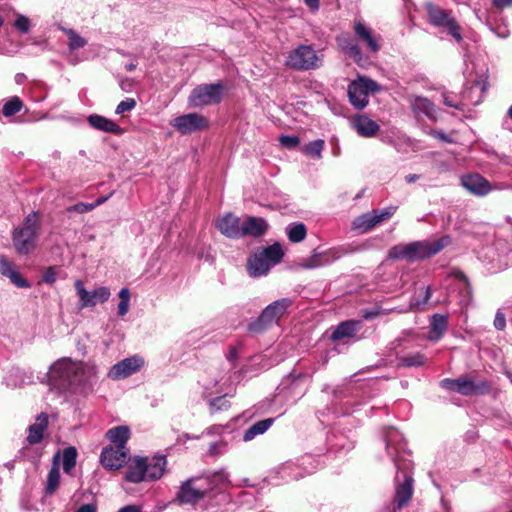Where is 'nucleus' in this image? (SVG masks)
<instances>
[{
	"label": "nucleus",
	"instance_id": "f257e3e1",
	"mask_svg": "<svg viewBox=\"0 0 512 512\" xmlns=\"http://www.w3.org/2000/svg\"><path fill=\"white\" fill-rule=\"evenodd\" d=\"M49 377L63 391L86 395L96 382V369L83 361L63 357L50 366Z\"/></svg>",
	"mask_w": 512,
	"mask_h": 512
},
{
	"label": "nucleus",
	"instance_id": "f03ea898",
	"mask_svg": "<svg viewBox=\"0 0 512 512\" xmlns=\"http://www.w3.org/2000/svg\"><path fill=\"white\" fill-rule=\"evenodd\" d=\"M449 243L450 238L444 236L434 241L423 240L399 244L389 250V258L407 262L420 261L438 254Z\"/></svg>",
	"mask_w": 512,
	"mask_h": 512
},
{
	"label": "nucleus",
	"instance_id": "7ed1b4c3",
	"mask_svg": "<svg viewBox=\"0 0 512 512\" xmlns=\"http://www.w3.org/2000/svg\"><path fill=\"white\" fill-rule=\"evenodd\" d=\"M166 465L165 455H155L153 457L136 456L128 465L125 479L131 483L158 480L163 476Z\"/></svg>",
	"mask_w": 512,
	"mask_h": 512
},
{
	"label": "nucleus",
	"instance_id": "20e7f679",
	"mask_svg": "<svg viewBox=\"0 0 512 512\" xmlns=\"http://www.w3.org/2000/svg\"><path fill=\"white\" fill-rule=\"evenodd\" d=\"M40 223L37 212L29 213L22 225L15 228L12 235L14 247L18 254L26 255L36 246L39 237Z\"/></svg>",
	"mask_w": 512,
	"mask_h": 512
},
{
	"label": "nucleus",
	"instance_id": "39448f33",
	"mask_svg": "<svg viewBox=\"0 0 512 512\" xmlns=\"http://www.w3.org/2000/svg\"><path fill=\"white\" fill-rule=\"evenodd\" d=\"M224 91L222 83L202 84L196 86L188 97V104L198 108L220 103Z\"/></svg>",
	"mask_w": 512,
	"mask_h": 512
},
{
	"label": "nucleus",
	"instance_id": "423d86ee",
	"mask_svg": "<svg viewBox=\"0 0 512 512\" xmlns=\"http://www.w3.org/2000/svg\"><path fill=\"white\" fill-rule=\"evenodd\" d=\"M426 10L432 25L446 30L457 42L462 41L460 26L450 10L443 9L432 3L426 5Z\"/></svg>",
	"mask_w": 512,
	"mask_h": 512
},
{
	"label": "nucleus",
	"instance_id": "0eeeda50",
	"mask_svg": "<svg viewBox=\"0 0 512 512\" xmlns=\"http://www.w3.org/2000/svg\"><path fill=\"white\" fill-rule=\"evenodd\" d=\"M321 64V58L308 45H300L291 51L286 60L288 67L297 70H313L319 68Z\"/></svg>",
	"mask_w": 512,
	"mask_h": 512
},
{
	"label": "nucleus",
	"instance_id": "6e6552de",
	"mask_svg": "<svg viewBox=\"0 0 512 512\" xmlns=\"http://www.w3.org/2000/svg\"><path fill=\"white\" fill-rule=\"evenodd\" d=\"M292 305L289 298H281L269 304L261 313L257 321L249 325V330L259 332L263 327L280 319Z\"/></svg>",
	"mask_w": 512,
	"mask_h": 512
},
{
	"label": "nucleus",
	"instance_id": "1a4fd4ad",
	"mask_svg": "<svg viewBox=\"0 0 512 512\" xmlns=\"http://www.w3.org/2000/svg\"><path fill=\"white\" fill-rule=\"evenodd\" d=\"M375 83L367 78L359 77L348 86V97L351 105L361 110L368 104V96L375 91Z\"/></svg>",
	"mask_w": 512,
	"mask_h": 512
},
{
	"label": "nucleus",
	"instance_id": "9d476101",
	"mask_svg": "<svg viewBox=\"0 0 512 512\" xmlns=\"http://www.w3.org/2000/svg\"><path fill=\"white\" fill-rule=\"evenodd\" d=\"M170 125L180 134L188 135L208 128V120L198 113H188L174 118Z\"/></svg>",
	"mask_w": 512,
	"mask_h": 512
},
{
	"label": "nucleus",
	"instance_id": "9b49d317",
	"mask_svg": "<svg viewBox=\"0 0 512 512\" xmlns=\"http://www.w3.org/2000/svg\"><path fill=\"white\" fill-rule=\"evenodd\" d=\"M397 469L401 470L396 476V481H400V477H403L402 483H398L396 486L394 505L395 509H402L408 504L413 494V478L407 471V466L402 469L399 463H396Z\"/></svg>",
	"mask_w": 512,
	"mask_h": 512
},
{
	"label": "nucleus",
	"instance_id": "f8f14e48",
	"mask_svg": "<svg viewBox=\"0 0 512 512\" xmlns=\"http://www.w3.org/2000/svg\"><path fill=\"white\" fill-rule=\"evenodd\" d=\"M203 482L207 483L208 480L202 478H190L183 482L177 493L178 501L182 504H191L202 499L207 493V488L203 484L197 483Z\"/></svg>",
	"mask_w": 512,
	"mask_h": 512
},
{
	"label": "nucleus",
	"instance_id": "ddd939ff",
	"mask_svg": "<svg viewBox=\"0 0 512 512\" xmlns=\"http://www.w3.org/2000/svg\"><path fill=\"white\" fill-rule=\"evenodd\" d=\"M75 289L82 308L93 307L98 303H104L111 296L110 290L107 287H99L93 291H87L81 280L75 282Z\"/></svg>",
	"mask_w": 512,
	"mask_h": 512
},
{
	"label": "nucleus",
	"instance_id": "4468645a",
	"mask_svg": "<svg viewBox=\"0 0 512 512\" xmlns=\"http://www.w3.org/2000/svg\"><path fill=\"white\" fill-rule=\"evenodd\" d=\"M143 364L144 360L140 356L125 358L111 367L108 376L112 380L125 379L139 371Z\"/></svg>",
	"mask_w": 512,
	"mask_h": 512
},
{
	"label": "nucleus",
	"instance_id": "2eb2a0df",
	"mask_svg": "<svg viewBox=\"0 0 512 512\" xmlns=\"http://www.w3.org/2000/svg\"><path fill=\"white\" fill-rule=\"evenodd\" d=\"M461 185L471 194L479 197L486 196L494 186L479 173H468L460 178Z\"/></svg>",
	"mask_w": 512,
	"mask_h": 512
},
{
	"label": "nucleus",
	"instance_id": "dca6fc26",
	"mask_svg": "<svg viewBox=\"0 0 512 512\" xmlns=\"http://www.w3.org/2000/svg\"><path fill=\"white\" fill-rule=\"evenodd\" d=\"M128 454L126 447L107 446L101 452L100 461L105 468L117 470L126 464Z\"/></svg>",
	"mask_w": 512,
	"mask_h": 512
},
{
	"label": "nucleus",
	"instance_id": "f3484780",
	"mask_svg": "<svg viewBox=\"0 0 512 512\" xmlns=\"http://www.w3.org/2000/svg\"><path fill=\"white\" fill-rule=\"evenodd\" d=\"M341 257L338 249H329L323 252H314L311 256L302 258L299 265L304 269H315L333 263Z\"/></svg>",
	"mask_w": 512,
	"mask_h": 512
},
{
	"label": "nucleus",
	"instance_id": "a211bd4d",
	"mask_svg": "<svg viewBox=\"0 0 512 512\" xmlns=\"http://www.w3.org/2000/svg\"><path fill=\"white\" fill-rule=\"evenodd\" d=\"M490 391V384L487 381H473L468 376L457 378L456 392L465 396L485 394Z\"/></svg>",
	"mask_w": 512,
	"mask_h": 512
},
{
	"label": "nucleus",
	"instance_id": "6ab92c4d",
	"mask_svg": "<svg viewBox=\"0 0 512 512\" xmlns=\"http://www.w3.org/2000/svg\"><path fill=\"white\" fill-rule=\"evenodd\" d=\"M361 328V320H346L334 328L330 338L332 341H347L355 338Z\"/></svg>",
	"mask_w": 512,
	"mask_h": 512
},
{
	"label": "nucleus",
	"instance_id": "aec40b11",
	"mask_svg": "<svg viewBox=\"0 0 512 512\" xmlns=\"http://www.w3.org/2000/svg\"><path fill=\"white\" fill-rule=\"evenodd\" d=\"M486 92V86L483 82L476 81L469 86H466L461 95L460 100L463 103L464 110L468 106H476L483 100Z\"/></svg>",
	"mask_w": 512,
	"mask_h": 512
},
{
	"label": "nucleus",
	"instance_id": "412c9836",
	"mask_svg": "<svg viewBox=\"0 0 512 512\" xmlns=\"http://www.w3.org/2000/svg\"><path fill=\"white\" fill-rule=\"evenodd\" d=\"M242 221L232 213H227L216 222L217 229L226 237L241 238Z\"/></svg>",
	"mask_w": 512,
	"mask_h": 512
},
{
	"label": "nucleus",
	"instance_id": "4be33fe9",
	"mask_svg": "<svg viewBox=\"0 0 512 512\" xmlns=\"http://www.w3.org/2000/svg\"><path fill=\"white\" fill-rule=\"evenodd\" d=\"M384 220V211L383 210H374L372 212H367L362 214L354 219L352 222L353 230L359 233H366L372 228H374L378 223H381Z\"/></svg>",
	"mask_w": 512,
	"mask_h": 512
},
{
	"label": "nucleus",
	"instance_id": "5701e85b",
	"mask_svg": "<svg viewBox=\"0 0 512 512\" xmlns=\"http://www.w3.org/2000/svg\"><path fill=\"white\" fill-rule=\"evenodd\" d=\"M410 107L417 118L425 116L431 120L436 119L435 105L427 98L413 95L409 99Z\"/></svg>",
	"mask_w": 512,
	"mask_h": 512
},
{
	"label": "nucleus",
	"instance_id": "b1692460",
	"mask_svg": "<svg viewBox=\"0 0 512 512\" xmlns=\"http://www.w3.org/2000/svg\"><path fill=\"white\" fill-rule=\"evenodd\" d=\"M0 274L9 278L11 283L18 288H29L31 286L18 272L14 264L2 254H0Z\"/></svg>",
	"mask_w": 512,
	"mask_h": 512
},
{
	"label": "nucleus",
	"instance_id": "393cba45",
	"mask_svg": "<svg viewBox=\"0 0 512 512\" xmlns=\"http://www.w3.org/2000/svg\"><path fill=\"white\" fill-rule=\"evenodd\" d=\"M267 229L268 223L263 218L249 216L242 221L241 237H259L264 235Z\"/></svg>",
	"mask_w": 512,
	"mask_h": 512
},
{
	"label": "nucleus",
	"instance_id": "a878e982",
	"mask_svg": "<svg viewBox=\"0 0 512 512\" xmlns=\"http://www.w3.org/2000/svg\"><path fill=\"white\" fill-rule=\"evenodd\" d=\"M354 33L357 36L358 40L366 47L368 51L374 53L380 49V46L378 45L377 40L373 36L371 29L361 21H355Z\"/></svg>",
	"mask_w": 512,
	"mask_h": 512
},
{
	"label": "nucleus",
	"instance_id": "bb28decb",
	"mask_svg": "<svg viewBox=\"0 0 512 512\" xmlns=\"http://www.w3.org/2000/svg\"><path fill=\"white\" fill-rule=\"evenodd\" d=\"M351 125L362 137H372L380 128L375 121L362 114L353 117Z\"/></svg>",
	"mask_w": 512,
	"mask_h": 512
},
{
	"label": "nucleus",
	"instance_id": "cd10ccee",
	"mask_svg": "<svg viewBox=\"0 0 512 512\" xmlns=\"http://www.w3.org/2000/svg\"><path fill=\"white\" fill-rule=\"evenodd\" d=\"M266 259L257 252L249 257L247 261V271L251 277L257 278L266 275L272 268Z\"/></svg>",
	"mask_w": 512,
	"mask_h": 512
},
{
	"label": "nucleus",
	"instance_id": "c85d7f7f",
	"mask_svg": "<svg viewBox=\"0 0 512 512\" xmlns=\"http://www.w3.org/2000/svg\"><path fill=\"white\" fill-rule=\"evenodd\" d=\"M87 121L91 127L99 131L114 134H120L122 131L121 127L117 123L98 114L90 115L87 118Z\"/></svg>",
	"mask_w": 512,
	"mask_h": 512
},
{
	"label": "nucleus",
	"instance_id": "c756f323",
	"mask_svg": "<svg viewBox=\"0 0 512 512\" xmlns=\"http://www.w3.org/2000/svg\"><path fill=\"white\" fill-rule=\"evenodd\" d=\"M48 426V416L45 413L38 415L36 422L29 426L27 441L30 444H38L42 441L43 433Z\"/></svg>",
	"mask_w": 512,
	"mask_h": 512
},
{
	"label": "nucleus",
	"instance_id": "7c9ffc66",
	"mask_svg": "<svg viewBox=\"0 0 512 512\" xmlns=\"http://www.w3.org/2000/svg\"><path fill=\"white\" fill-rule=\"evenodd\" d=\"M448 328V317L442 314H434L430 321V331L428 338L438 341L442 338Z\"/></svg>",
	"mask_w": 512,
	"mask_h": 512
},
{
	"label": "nucleus",
	"instance_id": "2f4dec72",
	"mask_svg": "<svg viewBox=\"0 0 512 512\" xmlns=\"http://www.w3.org/2000/svg\"><path fill=\"white\" fill-rule=\"evenodd\" d=\"M338 44L341 49L348 55L350 58L354 59L356 62H360L362 59L361 50L356 43V41L349 35L343 34L337 38Z\"/></svg>",
	"mask_w": 512,
	"mask_h": 512
},
{
	"label": "nucleus",
	"instance_id": "473e14b6",
	"mask_svg": "<svg viewBox=\"0 0 512 512\" xmlns=\"http://www.w3.org/2000/svg\"><path fill=\"white\" fill-rule=\"evenodd\" d=\"M106 437L116 447H126L130 437V430L127 426H117L107 431Z\"/></svg>",
	"mask_w": 512,
	"mask_h": 512
},
{
	"label": "nucleus",
	"instance_id": "72a5a7b5",
	"mask_svg": "<svg viewBox=\"0 0 512 512\" xmlns=\"http://www.w3.org/2000/svg\"><path fill=\"white\" fill-rule=\"evenodd\" d=\"M274 422V419L272 418H267V419H264V420H261V421H258L256 423H254L253 425H251L245 432H244V435H243V440L244 441H251L252 439H254L256 436L258 435H261L263 433H265L270 427L271 425L273 424Z\"/></svg>",
	"mask_w": 512,
	"mask_h": 512
},
{
	"label": "nucleus",
	"instance_id": "f704fd0d",
	"mask_svg": "<svg viewBox=\"0 0 512 512\" xmlns=\"http://www.w3.org/2000/svg\"><path fill=\"white\" fill-rule=\"evenodd\" d=\"M260 254L266 259V261H269L268 263L271 267L278 264L284 256L282 246L279 243H274L262 249Z\"/></svg>",
	"mask_w": 512,
	"mask_h": 512
},
{
	"label": "nucleus",
	"instance_id": "c9c22d12",
	"mask_svg": "<svg viewBox=\"0 0 512 512\" xmlns=\"http://www.w3.org/2000/svg\"><path fill=\"white\" fill-rule=\"evenodd\" d=\"M286 233L291 242L299 243L305 239L307 229L303 223H292L287 226Z\"/></svg>",
	"mask_w": 512,
	"mask_h": 512
},
{
	"label": "nucleus",
	"instance_id": "e433bc0d",
	"mask_svg": "<svg viewBox=\"0 0 512 512\" xmlns=\"http://www.w3.org/2000/svg\"><path fill=\"white\" fill-rule=\"evenodd\" d=\"M325 142L323 139H316L314 141L309 142L308 144L302 147V152L315 159H320L322 157V151L324 149Z\"/></svg>",
	"mask_w": 512,
	"mask_h": 512
},
{
	"label": "nucleus",
	"instance_id": "4c0bfd02",
	"mask_svg": "<svg viewBox=\"0 0 512 512\" xmlns=\"http://www.w3.org/2000/svg\"><path fill=\"white\" fill-rule=\"evenodd\" d=\"M62 30L68 37L67 44H68L69 50H71V51L77 50V49L83 48L87 44L86 39H84L82 36H80L75 30L67 29V28H62Z\"/></svg>",
	"mask_w": 512,
	"mask_h": 512
},
{
	"label": "nucleus",
	"instance_id": "58836bf2",
	"mask_svg": "<svg viewBox=\"0 0 512 512\" xmlns=\"http://www.w3.org/2000/svg\"><path fill=\"white\" fill-rule=\"evenodd\" d=\"M426 358L423 354L416 352L399 358V365L404 367H418L425 364Z\"/></svg>",
	"mask_w": 512,
	"mask_h": 512
},
{
	"label": "nucleus",
	"instance_id": "ea45409f",
	"mask_svg": "<svg viewBox=\"0 0 512 512\" xmlns=\"http://www.w3.org/2000/svg\"><path fill=\"white\" fill-rule=\"evenodd\" d=\"M22 107H23V103L19 97H17V96L11 97L6 103H4V105L2 107V114L5 117H11V116L17 114L18 112H20Z\"/></svg>",
	"mask_w": 512,
	"mask_h": 512
},
{
	"label": "nucleus",
	"instance_id": "a19ab883",
	"mask_svg": "<svg viewBox=\"0 0 512 512\" xmlns=\"http://www.w3.org/2000/svg\"><path fill=\"white\" fill-rule=\"evenodd\" d=\"M77 451L74 447H68L63 452V470L70 474L76 465Z\"/></svg>",
	"mask_w": 512,
	"mask_h": 512
},
{
	"label": "nucleus",
	"instance_id": "79ce46f5",
	"mask_svg": "<svg viewBox=\"0 0 512 512\" xmlns=\"http://www.w3.org/2000/svg\"><path fill=\"white\" fill-rule=\"evenodd\" d=\"M60 482V472L58 467L53 466L48 473L47 477V485H46V493L53 494Z\"/></svg>",
	"mask_w": 512,
	"mask_h": 512
},
{
	"label": "nucleus",
	"instance_id": "37998d69",
	"mask_svg": "<svg viewBox=\"0 0 512 512\" xmlns=\"http://www.w3.org/2000/svg\"><path fill=\"white\" fill-rule=\"evenodd\" d=\"M118 296L120 298V302L118 304V315L120 317H123L128 313L129 307H130V291H129V289L126 287L122 288L120 290Z\"/></svg>",
	"mask_w": 512,
	"mask_h": 512
},
{
	"label": "nucleus",
	"instance_id": "c03bdc74",
	"mask_svg": "<svg viewBox=\"0 0 512 512\" xmlns=\"http://www.w3.org/2000/svg\"><path fill=\"white\" fill-rule=\"evenodd\" d=\"M441 96L443 104L445 106L454 108L459 111H464L463 103L460 100V96L457 97L456 95L449 92H443Z\"/></svg>",
	"mask_w": 512,
	"mask_h": 512
},
{
	"label": "nucleus",
	"instance_id": "a18cd8bd",
	"mask_svg": "<svg viewBox=\"0 0 512 512\" xmlns=\"http://www.w3.org/2000/svg\"><path fill=\"white\" fill-rule=\"evenodd\" d=\"M227 451L228 442L222 438L221 440L210 444L208 454L212 457H217L225 454Z\"/></svg>",
	"mask_w": 512,
	"mask_h": 512
},
{
	"label": "nucleus",
	"instance_id": "49530a36",
	"mask_svg": "<svg viewBox=\"0 0 512 512\" xmlns=\"http://www.w3.org/2000/svg\"><path fill=\"white\" fill-rule=\"evenodd\" d=\"M229 400L226 396H219L209 401L210 410L212 412L221 411L229 407Z\"/></svg>",
	"mask_w": 512,
	"mask_h": 512
},
{
	"label": "nucleus",
	"instance_id": "de8ad7c7",
	"mask_svg": "<svg viewBox=\"0 0 512 512\" xmlns=\"http://www.w3.org/2000/svg\"><path fill=\"white\" fill-rule=\"evenodd\" d=\"M14 26L22 33H28L30 30V19L22 14H18Z\"/></svg>",
	"mask_w": 512,
	"mask_h": 512
},
{
	"label": "nucleus",
	"instance_id": "09e8293b",
	"mask_svg": "<svg viewBox=\"0 0 512 512\" xmlns=\"http://www.w3.org/2000/svg\"><path fill=\"white\" fill-rule=\"evenodd\" d=\"M136 106V101L133 98H126L125 100L121 101L115 110L116 114H123L124 112H129L133 110Z\"/></svg>",
	"mask_w": 512,
	"mask_h": 512
},
{
	"label": "nucleus",
	"instance_id": "8fccbe9b",
	"mask_svg": "<svg viewBox=\"0 0 512 512\" xmlns=\"http://www.w3.org/2000/svg\"><path fill=\"white\" fill-rule=\"evenodd\" d=\"M279 142L282 146L286 148H295L300 143V139L297 136L292 135H282L279 138Z\"/></svg>",
	"mask_w": 512,
	"mask_h": 512
},
{
	"label": "nucleus",
	"instance_id": "3c124183",
	"mask_svg": "<svg viewBox=\"0 0 512 512\" xmlns=\"http://www.w3.org/2000/svg\"><path fill=\"white\" fill-rule=\"evenodd\" d=\"M92 210H93V205L91 203H84V202H79V203L69 206L67 208L68 212H75V213H79V214H83V213H86V212H89Z\"/></svg>",
	"mask_w": 512,
	"mask_h": 512
},
{
	"label": "nucleus",
	"instance_id": "603ef678",
	"mask_svg": "<svg viewBox=\"0 0 512 512\" xmlns=\"http://www.w3.org/2000/svg\"><path fill=\"white\" fill-rule=\"evenodd\" d=\"M210 482L218 485H225L228 482V473L224 470L215 472L210 479Z\"/></svg>",
	"mask_w": 512,
	"mask_h": 512
},
{
	"label": "nucleus",
	"instance_id": "864d4df0",
	"mask_svg": "<svg viewBox=\"0 0 512 512\" xmlns=\"http://www.w3.org/2000/svg\"><path fill=\"white\" fill-rule=\"evenodd\" d=\"M57 279V271L54 267H48L42 275V281L53 284Z\"/></svg>",
	"mask_w": 512,
	"mask_h": 512
},
{
	"label": "nucleus",
	"instance_id": "5fc2aeb1",
	"mask_svg": "<svg viewBox=\"0 0 512 512\" xmlns=\"http://www.w3.org/2000/svg\"><path fill=\"white\" fill-rule=\"evenodd\" d=\"M494 327L499 331L504 330L506 327L505 315L500 310H498L496 312V315L494 318Z\"/></svg>",
	"mask_w": 512,
	"mask_h": 512
},
{
	"label": "nucleus",
	"instance_id": "6e6d98bb",
	"mask_svg": "<svg viewBox=\"0 0 512 512\" xmlns=\"http://www.w3.org/2000/svg\"><path fill=\"white\" fill-rule=\"evenodd\" d=\"M457 379H443L440 382V386L446 390L456 392Z\"/></svg>",
	"mask_w": 512,
	"mask_h": 512
},
{
	"label": "nucleus",
	"instance_id": "4d7b16f0",
	"mask_svg": "<svg viewBox=\"0 0 512 512\" xmlns=\"http://www.w3.org/2000/svg\"><path fill=\"white\" fill-rule=\"evenodd\" d=\"M493 6L497 9L512 7V0H492Z\"/></svg>",
	"mask_w": 512,
	"mask_h": 512
},
{
	"label": "nucleus",
	"instance_id": "13d9d810",
	"mask_svg": "<svg viewBox=\"0 0 512 512\" xmlns=\"http://www.w3.org/2000/svg\"><path fill=\"white\" fill-rule=\"evenodd\" d=\"M97 507L95 504H83L81 505L76 512H96Z\"/></svg>",
	"mask_w": 512,
	"mask_h": 512
},
{
	"label": "nucleus",
	"instance_id": "bf43d9fd",
	"mask_svg": "<svg viewBox=\"0 0 512 512\" xmlns=\"http://www.w3.org/2000/svg\"><path fill=\"white\" fill-rule=\"evenodd\" d=\"M432 296V291H431V288L430 286H427L425 289H424V298L421 302H417L416 305L419 307L421 305H424L426 304L429 299L431 298Z\"/></svg>",
	"mask_w": 512,
	"mask_h": 512
},
{
	"label": "nucleus",
	"instance_id": "052dcab7",
	"mask_svg": "<svg viewBox=\"0 0 512 512\" xmlns=\"http://www.w3.org/2000/svg\"><path fill=\"white\" fill-rule=\"evenodd\" d=\"M304 3L312 12L319 10V0H304Z\"/></svg>",
	"mask_w": 512,
	"mask_h": 512
},
{
	"label": "nucleus",
	"instance_id": "680f3d73",
	"mask_svg": "<svg viewBox=\"0 0 512 512\" xmlns=\"http://www.w3.org/2000/svg\"><path fill=\"white\" fill-rule=\"evenodd\" d=\"M379 309H376V310H364L363 311V318L366 319V320H370V319H373L374 317H376L377 315H379Z\"/></svg>",
	"mask_w": 512,
	"mask_h": 512
},
{
	"label": "nucleus",
	"instance_id": "e2e57ef3",
	"mask_svg": "<svg viewBox=\"0 0 512 512\" xmlns=\"http://www.w3.org/2000/svg\"><path fill=\"white\" fill-rule=\"evenodd\" d=\"M433 136L444 141V142H450V139L447 137V135L442 131H434Z\"/></svg>",
	"mask_w": 512,
	"mask_h": 512
},
{
	"label": "nucleus",
	"instance_id": "0e129e2a",
	"mask_svg": "<svg viewBox=\"0 0 512 512\" xmlns=\"http://www.w3.org/2000/svg\"><path fill=\"white\" fill-rule=\"evenodd\" d=\"M118 512H140V509L135 505H127L121 508Z\"/></svg>",
	"mask_w": 512,
	"mask_h": 512
},
{
	"label": "nucleus",
	"instance_id": "69168bd1",
	"mask_svg": "<svg viewBox=\"0 0 512 512\" xmlns=\"http://www.w3.org/2000/svg\"><path fill=\"white\" fill-rule=\"evenodd\" d=\"M222 431V427L221 426H211L207 429V434L209 435H214V434H220Z\"/></svg>",
	"mask_w": 512,
	"mask_h": 512
},
{
	"label": "nucleus",
	"instance_id": "338daca9",
	"mask_svg": "<svg viewBox=\"0 0 512 512\" xmlns=\"http://www.w3.org/2000/svg\"><path fill=\"white\" fill-rule=\"evenodd\" d=\"M109 199V196H103V197H99L95 202L91 203L93 205V209H95L96 207L102 205L103 203H105L107 200Z\"/></svg>",
	"mask_w": 512,
	"mask_h": 512
},
{
	"label": "nucleus",
	"instance_id": "774afa93",
	"mask_svg": "<svg viewBox=\"0 0 512 512\" xmlns=\"http://www.w3.org/2000/svg\"><path fill=\"white\" fill-rule=\"evenodd\" d=\"M397 210V206L386 207V219L391 217Z\"/></svg>",
	"mask_w": 512,
	"mask_h": 512
}]
</instances>
